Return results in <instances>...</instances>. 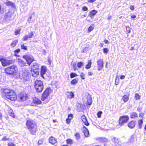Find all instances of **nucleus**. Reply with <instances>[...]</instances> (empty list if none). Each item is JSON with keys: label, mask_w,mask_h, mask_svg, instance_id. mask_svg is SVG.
Returning a JSON list of instances; mask_svg holds the SVG:
<instances>
[{"label": "nucleus", "mask_w": 146, "mask_h": 146, "mask_svg": "<svg viewBox=\"0 0 146 146\" xmlns=\"http://www.w3.org/2000/svg\"><path fill=\"white\" fill-rule=\"evenodd\" d=\"M33 102L36 104H40L41 103V101L36 98H35L33 100Z\"/></svg>", "instance_id": "24"}, {"label": "nucleus", "mask_w": 146, "mask_h": 146, "mask_svg": "<svg viewBox=\"0 0 146 146\" xmlns=\"http://www.w3.org/2000/svg\"><path fill=\"white\" fill-rule=\"evenodd\" d=\"M103 51L104 53H107L108 51V50L107 48H104L103 49Z\"/></svg>", "instance_id": "51"}, {"label": "nucleus", "mask_w": 146, "mask_h": 146, "mask_svg": "<svg viewBox=\"0 0 146 146\" xmlns=\"http://www.w3.org/2000/svg\"><path fill=\"white\" fill-rule=\"evenodd\" d=\"M88 8L86 6H84L82 8V10L84 11H87L88 10Z\"/></svg>", "instance_id": "53"}, {"label": "nucleus", "mask_w": 146, "mask_h": 146, "mask_svg": "<svg viewBox=\"0 0 146 146\" xmlns=\"http://www.w3.org/2000/svg\"><path fill=\"white\" fill-rule=\"evenodd\" d=\"M134 135H131L129 140V141L130 143H132L134 141Z\"/></svg>", "instance_id": "33"}, {"label": "nucleus", "mask_w": 146, "mask_h": 146, "mask_svg": "<svg viewBox=\"0 0 146 146\" xmlns=\"http://www.w3.org/2000/svg\"><path fill=\"white\" fill-rule=\"evenodd\" d=\"M8 146H15V145L12 142H10L8 144Z\"/></svg>", "instance_id": "54"}, {"label": "nucleus", "mask_w": 146, "mask_h": 146, "mask_svg": "<svg viewBox=\"0 0 146 146\" xmlns=\"http://www.w3.org/2000/svg\"><path fill=\"white\" fill-rule=\"evenodd\" d=\"M32 75L34 77H36L39 74V70H31Z\"/></svg>", "instance_id": "20"}, {"label": "nucleus", "mask_w": 146, "mask_h": 146, "mask_svg": "<svg viewBox=\"0 0 146 146\" xmlns=\"http://www.w3.org/2000/svg\"><path fill=\"white\" fill-rule=\"evenodd\" d=\"M92 62L91 60L88 61V63L86 66V69H89L90 68Z\"/></svg>", "instance_id": "26"}, {"label": "nucleus", "mask_w": 146, "mask_h": 146, "mask_svg": "<svg viewBox=\"0 0 146 146\" xmlns=\"http://www.w3.org/2000/svg\"><path fill=\"white\" fill-rule=\"evenodd\" d=\"M140 96L138 94H136L135 95V98L136 100H138L140 99Z\"/></svg>", "instance_id": "36"}, {"label": "nucleus", "mask_w": 146, "mask_h": 146, "mask_svg": "<svg viewBox=\"0 0 146 146\" xmlns=\"http://www.w3.org/2000/svg\"><path fill=\"white\" fill-rule=\"evenodd\" d=\"M96 1V0H88V1L90 3H93Z\"/></svg>", "instance_id": "63"}, {"label": "nucleus", "mask_w": 146, "mask_h": 146, "mask_svg": "<svg viewBox=\"0 0 146 146\" xmlns=\"http://www.w3.org/2000/svg\"><path fill=\"white\" fill-rule=\"evenodd\" d=\"M126 31H127V32L128 33H130V32H131V30H130V28L129 27V26H126Z\"/></svg>", "instance_id": "43"}, {"label": "nucleus", "mask_w": 146, "mask_h": 146, "mask_svg": "<svg viewBox=\"0 0 146 146\" xmlns=\"http://www.w3.org/2000/svg\"><path fill=\"white\" fill-rule=\"evenodd\" d=\"M67 98H68L71 99L74 98V94L72 92H68L66 93Z\"/></svg>", "instance_id": "21"}, {"label": "nucleus", "mask_w": 146, "mask_h": 146, "mask_svg": "<svg viewBox=\"0 0 146 146\" xmlns=\"http://www.w3.org/2000/svg\"><path fill=\"white\" fill-rule=\"evenodd\" d=\"M144 114V113L143 112H141L140 113L139 116V117H143Z\"/></svg>", "instance_id": "55"}, {"label": "nucleus", "mask_w": 146, "mask_h": 146, "mask_svg": "<svg viewBox=\"0 0 146 146\" xmlns=\"http://www.w3.org/2000/svg\"><path fill=\"white\" fill-rule=\"evenodd\" d=\"M85 75L84 73H81L80 74V77L83 80H84L85 79Z\"/></svg>", "instance_id": "44"}, {"label": "nucleus", "mask_w": 146, "mask_h": 146, "mask_svg": "<svg viewBox=\"0 0 146 146\" xmlns=\"http://www.w3.org/2000/svg\"><path fill=\"white\" fill-rule=\"evenodd\" d=\"M73 115L72 114H69L68 115V118L71 120L72 118Z\"/></svg>", "instance_id": "48"}, {"label": "nucleus", "mask_w": 146, "mask_h": 146, "mask_svg": "<svg viewBox=\"0 0 146 146\" xmlns=\"http://www.w3.org/2000/svg\"><path fill=\"white\" fill-rule=\"evenodd\" d=\"M6 3L7 5L10 6L12 7H15L14 3L8 1Z\"/></svg>", "instance_id": "25"}, {"label": "nucleus", "mask_w": 146, "mask_h": 146, "mask_svg": "<svg viewBox=\"0 0 146 146\" xmlns=\"http://www.w3.org/2000/svg\"><path fill=\"white\" fill-rule=\"evenodd\" d=\"M10 15L11 14L10 12H8L5 15V18L6 19L10 18Z\"/></svg>", "instance_id": "34"}, {"label": "nucleus", "mask_w": 146, "mask_h": 146, "mask_svg": "<svg viewBox=\"0 0 146 146\" xmlns=\"http://www.w3.org/2000/svg\"><path fill=\"white\" fill-rule=\"evenodd\" d=\"M143 121L142 119L139 120L138 121V124L139 126V129L142 128V126L143 123Z\"/></svg>", "instance_id": "27"}, {"label": "nucleus", "mask_w": 146, "mask_h": 146, "mask_svg": "<svg viewBox=\"0 0 146 146\" xmlns=\"http://www.w3.org/2000/svg\"><path fill=\"white\" fill-rule=\"evenodd\" d=\"M17 70V66L14 65L7 68L5 70V72L9 75H13L16 73Z\"/></svg>", "instance_id": "4"}, {"label": "nucleus", "mask_w": 146, "mask_h": 146, "mask_svg": "<svg viewBox=\"0 0 146 146\" xmlns=\"http://www.w3.org/2000/svg\"><path fill=\"white\" fill-rule=\"evenodd\" d=\"M112 19V17L111 15H109L108 16V17L107 18L108 20H110L111 19Z\"/></svg>", "instance_id": "59"}, {"label": "nucleus", "mask_w": 146, "mask_h": 146, "mask_svg": "<svg viewBox=\"0 0 146 146\" xmlns=\"http://www.w3.org/2000/svg\"><path fill=\"white\" fill-rule=\"evenodd\" d=\"M88 74L89 76H92L93 75V73L90 72H88Z\"/></svg>", "instance_id": "61"}, {"label": "nucleus", "mask_w": 146, "mask_h": 146, "mask_svg": "<svg viewBox=\"0 0 146 146\" xmlns=\"http://www.w3.org/2000/svg\"><path fill=\"white\" fill-rule=\"evenodd\" d=\"M4 92L7 98L12 101H14L17 99V97L15 93L12 90L5 89Z\"/></svg>", "instance_id": "1"}, {"label": "nucleus", "mask_w": 146, "mask_h": 146, "mask_svg": "<svg viewBox=\"0 0 146 146\" xmlns=\"http://www.w3.org/2000/svg\"><path fill=\"white\" fill-rule=\"evenodd\" d=\"M18 42V41L17 40H15L12 42L11 45L13 47H15L17 43Z\"/></svg>", "instance_id": "30"}, {"label": "nucleus", "mask_w": 146, "mask_h": 146, "mask_svg": "<svg viewBox=\"0 0 146 146\" xmlns=\"http://www.w3.org/2000/svg\"><path fill=\"white\" fill-rule=\"evenodd\" d=\"M81 119L82 121L85 125L87 126L89 125V124L85 116L82 115L81 117Z\"/></svg>", "instance_id": "16"}, {"label": "nucleus", "mask_w": 146, "mask_h": 146, "mask_svg": "<svg viewBox=\"0 0 146 146\" xmlns=\"http://www.w3.org/2000/svg\"><path fill=\"white\" fill-rule=\"evenodd\" d=\"M97 12L95 10H94L91 11L90 12L89 16L92 19H93L94 16L97 13Z\"/></svg>", "instance_id": "18"}, {"label": "nucleus", "mask_w": 146, "mask_h": 146, "mask_svg": "<svg viewBox=\"0 0 146 146\" xmlns=\"http://www.w3.org/2000/svg\"><path fill=\"white\" fill-rule=\"evenodd\" d=\"M99 140L102 142H107L108 141V139L105 137H100Z\"/></svg>", "instance_id": "29"}, {"label": "nucleus", "mask_w": 146, "mask_h": 146, "mask_svg": "<svg viewBox=\"0 0 146 146\" xmlns=\"http://www.w3.org/2000/svg\"><path fill=\"white\" fill-rule=\"evenodd\" d=\"M77 76V75L74 73L72 72L70 74V78H72Z\"/></svg>", "instance_id": "35"}, {"label": "nucleus", "mask_w": 146, "mask_h": 146, "mask_svg": "<svg viewBox=\"0 0 146 146\" xmlns=\"http://www.w3.org/2000/svg\"><path fill=\"white\" fill-rule=\"evenodd\" d=\"M49 143L52 144H54L57 142L56 139L52 137L49 138Z\"/></svg>", "instance_id": "17"}, {"label": "nucleus", "mask_w": 146, "mask_h": 146, "mask_svg": "<svg viewBox=\"0 0 146 146\" xmlns=\"http://www.w3.org/2000/svg\"><path fill=\"white\" fill-rule=\"evenodd\" d=\"M111 140L114 146H121L122 142L119 139L115 137H113Z\"/></svg>", "instance_id": "10"}, {"label": "nucleus", "mask_w": 146, "mask_h": 146, "mask_svg": "<svg viewBox=\"0 0 146 146\" xmlns=\"http://www.w3.org/2000/svg\"><path fill=\"white\" fill-rule=\"evenodd\" d=\"M84 128H85V129L83 131V133L85 136L86 137H87L89 134V131L86 127L84 126Z\"/></svg>", "instance_id": "23"}, {"label": "nucleus", "mask_w": 146, "mask_h": 146, "mask_svg": "<svg viewBox=\"0 0 146 146\" xmlns=\"http://www.w3.org/2000/svg\"><path fill=\"white\" fill-rule=\"evenodd\" d=\"M102 113V111H100L97 113V116L98 118H100L101 117V115Z\"/></svg>", "instance_id": "45"}, {"label": "nucleus", "mask_w": 146, "mask_h": 146, "mask_svg": "<svg viewBox=\"0 0 146 146\" xmlns=\"http://www.w3.org/2000/svg\"><path fill=\"white\" fill-rule=\"evenodd\" d=\"M130 9L132 10H133L134 9V6L133 5H131L130 7Z\"/></svg>", "instance_id": "58"}, {"label": "nucleus", "mask_w": 146, "mask_h": 146, "mask_svg": "<svg viewBox=\"0 0 146 146\" xmlns=\"http://www.w3.org/2000/svg\"><path fill=\"white\" fill-rule=\"evenodd\" d=\"M31 70H39V67L38 64L36 63H34L31 66Z\"/></svg>", "instance_id": "14"}, {"label": "nucleus", "mask_w": 146, "mask_h": 146, "mask_svg": "<svg viewBox=\"0 0 146 146\" xmlns=\"http://www.w3.org/2000/svg\"><path fill=\"white\" fill-rule=\"evenodd\" d=\"M29 70L27 69L23 68H22V76H21V80L24 81H26L29 79Z\"/></svg>", "instance_id": "5"}, {"label": "nucleus", "mask_w": 146, "mask_h": 146, "mask_svg": "<svg viewBox=\"0 0 146 146\" xmlns=\"http://www.w3.org/2000/svg\"><path fill=\"white\" fill-rule=\"evenodd\" d=\"M20 51V49H18L16 50H15L14 52L15 53H18Z\"/></svg>", "instance_id": "56"}, {"label": "nucleus", "mask_w": 146, "mask_h": 146, "mask_svg": "<svg viewBox=\"0 0 146 146\" xmlns=\"http://www.w3.org/2000/svg\"><path fill=\"white\" fill-rule=\"evenodd\" d=\"M135 121H132L129 122L128 124V126L130 128H133L135 126Z\"/></svg>", "instance_id": "19"}, {"label": "nucleus", "mask_w": 146, "mask_h": 146, "mask_svg": "<svg viewBox=\"0 0 146 146\" xmlns=\"http://www.w3.org/2000/svg\"><path fill=\"white\" fill-rule=\"evenodd\" d=\"M33 32H31L30 33H29L28 35H27L29 38H32L33 37Z\"/></svg>", "instance_id": "38"}, {"label": "nucleus", "mask_w": 146, "mask_h": 146, "mask_svg": "<svg viewBox=\"0 0 146 146\" xmlns=\"http://www.w3.org/2000/svg\"><path fill=\"white\" fill-rule=\"evenodd\" d=\"M32 16H30L29 18L27 20L29 22V23H32L33 21L32 20H31V19H32Z\"/></svg>", "instance_id": "50"}, {"label": "nucleus", "mask_w": 146, "mask_h": 146, "mask_svg": "<svg viewBox=\"0 0 146 146\" xmlns=\"http://www.w3.org/2000/svg\"><path fill=\"white\" fill-rule=\"evenodd\" d=\"M20 98L21 100L24 101L26 100V96H21L20 97Z\"/></svg>", "instance_id": "49"}, {"label": "nucleus", "mask_w": 146, "mask_h": 146, "mask_svg": "<svg viewBox=\"0 0 146 146\" xmlns=\"http://www.w3.org/2000/svg\"><path fill=\"white\" fill-rule=\"evenodd\" d=\"M1 140L4 141L7 140H9V138H7L6 137V136H5L1 139Z\"/></svg>", "instance_id": "46"}, {"label": "nucleus", "mask_w": 146, "mask_h": 146, "mask_svg": "<svg viewBox=\"0 0 146 146\" xmlns=\"http://www.w3.org/2000/svg\"><path fill=\"white\" fill-rule=\"evenodd\" d=\"M130 117L131 118H134L138 117L137 114L135 112H132L130 113Z\"/></svg>", "instance_id": "22"}, {"label": "nucleus", "mask_w": 146, "mask_h": 146, "mask_svg": "<svg viewBox=\"0 0 146 146\" xmlns=\"http://www.w3.org/2000/svg\"><path fill=\"white\" fill-rule=\"evenodd\" d=\"M84 62H79L77 63V66L78 68H81V67L82 66L84 65Z\"/></svg>", "instance_id": "32"}, {"label": "nucleus", "mask_w": 146, "mask_h": 146, "mask_svg": "<svg viewBox=\"0 0 146 146\" xmlns=\"http://www.w3.org/2000/svg\"><path fill=\"white\" fill-rule=\"evenodd\" d=\"M23 58L25 59L27 64L30 65L31 63L34 60L33 57L31 56L25 55L23 56Z\"/></svg>", "instance_id": "9"}, {"label": "nucleus", "mask_w": 146, "mask_h": 146, "mask_svg": "<svg viewBox=\"0 0 146 146\" xmlns=\"http://www.w3.org/2000/svg\"><path fill=\"white\" fill-rule=\"evenodd\" d=\"M9 115L13 117L14 116L13 113L12 112L10 113Z\"/></svg>", "instance_id": "64"}, {"label": "nucleus", "mask_w": 146, "mask_h": 146, "mask_svg": "<svg viewBox=\"0 0 146 146\" xmlns=\"http://www.w3.org/2000/svg\"><path fill=\"white\" fill-rule=\"evenodd\" d=\"M18 62L19 65L21 67L26 66V63L24 61L22 60L21 59L18 58Z\"/></svg>", "instance_id": "15"}, {"label": "nucleus", "mask_w": 146, "mask_h": 146, "mask_svg": "<svg viewBox=\"0 0 146 146\" xmlns=\"http://www.w3.org/2000/svg\"><path fill=\"white\" fill-rule=\"evenodd\" d=\"M47 70L46 66H42L41 67L40 74L41 76L44 78V75L46 74Z\"/></svg>", "instance_id": "12"}, {"label": "nucleus", "mask_w": 146, "mask_h": 146, "mask_svg": "<svg viewBox=\"0 0 146 146\" xmlns=\"http://www.w3.org/2000/svg\"><path fill=\"white\" fill-rule=\"evenodd\" d=\"M21 48L22 49L25 50H27V48L26 46H24V44H21Z\"/></svg>", "instance_id": "40"}, {"label": "nucleus", "mask_w": 146, "mask_h": 146, "mask_svg": "<svg viewBox=\"0 0 146 146\" xmlns=\"http://www.w3.org/2000/svg\"><path fill=\"white\" fill-rule=\"evenodd\" d=\"M119 82V78L116 77L115 80V84L116 85H117L118 84Z\"/></svg>", "instance_id": "41"}, {"label": "nucleus", "mask_w": 146, "mask_h": 146, "mask_svg": "<svg viewBox=\"0 0 146 146\" xmlns=\"http://www.w3.org/2000/svg\"><path fill=\"white\" fill-rule=\"evenodd\" d=\"M29 38L27 35H25L23 38V40L24 41H25L27 40L28 38Z\"/></svg>", "instance_id": "52"}, {"label": "nucleus", "mask_w": 146, "mask_h": 146, "mask_svg": "<svg viewBox=\"0 0 146 146\" xmlns=\"http://www.w3.org/2000/svg\"><path fill=\"white\" fill-rule=\"evenodd\" d=\"M125 78V76L124 75H121L120 77V78L121 79H123Z\"/></svg>", "instance_id": "62"}, {"label": "nucleus", "mask_w": 146, "mask_h": 146, "mask_svg": "<svg viewBox=\"0 0 146 146\" xmlns=\"http://www.w3.org/2000/svg\"><path fill=\"white\" fill-rule=\"evenodd\" d=\"M89 50V48L88 47H85L83 50V52H86Z\"/></svg>", "instance_id": "42"}, {"label": "nucleus", "mask_w": 146, "mask_h": 146, "mask_svg": "<svg viewBox=\"0 0 146 146\" xmlns=\"http://www.w3.org/2000/svg\"><path fill=\"white\" fill-rule=\"evenodd\" d=\"M0 60L3 66L8 65L12 64L13 61L11 60H8L3 58L0 59Z\"/></svg>", "instance_id": "8"}, {"label": "nucleus", "mask_w": 146, "mask_h": 146, "mask_svg": "<svg viewBox=\"0 0 146 146\" xmlns=\"http://www.w3.org/2000/svg\"><path fill=\"white\" fill-rule=\"evenodd\" d=\"M78 80V79H74L71 82V84L73 85H75L77 83Z\"/></svg>", "instance_id": "31"}, {"label": "nucleus", "mask_w": 146, "mask_h": 146, "mask_svg": "<svg viewBox=\"0 0 146 146\" xmlns=\"http://www.w3.org/2000/svg\"><path fill=\"white\" fill-rule=\"evenodd\" d=\"M35 88L37 92H40L43 90L44 86L42 82L40 80H36L35 82Z\"/></svg>", "instance_id": "3"}, {"label": "nucleus", "mask_w": 146, "mask_h": 146, "mask_svg": "<svg viewBox=\"0 0 146 146\" xmlns=\"http://www.w3.org/2000/svg\"><path fill=\"white\" fill-rule=\"evenodd\" d=\"M97 66H98V71L101 70H102V68L103 67L104 62L102 59H99L97 62Z\"/></svg>", "instance_id": "11"}, {"label": "nucleus", "mask_w": 146, "mask_h": 146, "mask_svg": "<svg viewBox=\"0 0 146 146\" xmlns=\"http://www.w3.org/2000/svg\"><path fill=\"white\" fill-rule=\"evenodd\" d=\"M51 92V90L50 88H47L41 96V100L44 101L48 97Z\"/></svg>", "instance_id": "6"}, {"label": "nucleus", "mask_w": 146, "mask_h": 146, "mask_svg": "<svg viewBox=\"0 0 146 146\" xmlns=\"http://www.w3.org/2000/svg\"><path fill=\"white\" fill-rule=\"evenodd\" d=\"M26 125L32 135L35 134L37 129L36 125L33 123L32 121L27 120L26 123Z\"/></svg>", "instance_id": "2"}, {"label": "nucleus", "mask_w": 146, "mask_h": 146, "mask_svg": "<svg viewBox=\"0 0 146 146\" xmlns=\"http://www.w3.org/2000/svg\"><path fill=\"white\" fill-rule=\"evenodd\" d=\"M129 117L128 116H123L120 117L119 121V123L121 125H123L124 123L127 122L129 120Z\"/></svg>", "instance_id": "7"}, {"label": "nucleus", "mask_w": 146, "mask_h": 146, "mask_svg": "<svg viewBox=\"0 0 146 146\" xmlns=\"http://www.w3.org/2000/svg\"><path fill=\"white\" fill-rule=\"evenodd\" d=\"M94 29V27H92L91 26L89 27L88 31L89 32H90Z\"/></svg>", "instance_id": "47"}, {"label": "nucleus", "mask_w": 146, "mask_h": 146, "mask_svg": "<svg viewBox=\"0 0 146 146\" xmlns=\"http://www.w3.org/2000/svg\"><path fill=\"white\" fill-rule=\"evenodd\" d=\"M71 120L70 119H68V118L66 120V123H67V124H68L71 121Z\"/></svg>", "instance_id": "57"}, {"label": "nucleus", "mask_w": 146, "mask_h": 146, "mask_svg": "<svg viewBox=\"0 0 146 146\" xmlns=\"http://www.w3.org/2000/svg\"><path fill=\"white\" fill-rule=\"evenodd\" d=\"M75 136L77 140H78L80 139V135L79 133H76L75 134Z\"/></svg>", "instance_id": "39"}, {"label": "nucleus", "mask_w": 146, "mask_h": 146, "mask_svg": "<svg viewBox=\"0 0 146 146\" xmlns=\"http://www.w3.org/2000/svg\"><path fill=\"white\" fill-rule=\"evenodd\" d=\"M86 96L87 100V104L89 105H91L92 103V98L91 96L88 93L86 94Z\"/></svg>", "instance_id": "13"}, {"label": "nucleus", "mask_w": 146, "mask_h": 146, "mask_svg": "<svg viewBox=\"0 0 146 146\" xmlns=\"http://www.w3.org/2000/svg\"><path fill=\"white\" fill-rule=\"evenodd\" d=\"M122 99L124 102H126L129 100V97L125 95L123 97Z\"/></svg>", "instance_id": "28"}, {"label": "nucleus", "mask_w": 146, "mask_h": 146, "mask_svg": "<svg viewBox=\"0 0 146 146\" xmlns=\"http://www.w3.org/2000/svg\"><path fill=\"white\" fill-rule=\"evenodd\" d=\"M20 32V31H16L15 32V35H17Z\"/></svg>", "instance_id": "60"}, {"label": "nucleus", "mask_w": 146, "mask_h": 146, "mask_svg": "<svg viewBox=\"0 0 146 146\" xmlns=\"http://www.w3.org/2000/svg\"><path fill=\"white\" fill-rule=\"evenodd\" d=\"M66 142L67 144H72L73 143L72 141L70 139H68L66 140Z\"/></svg>", "instance_id": "37"}]
</instances>
